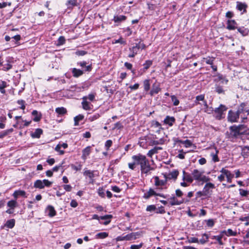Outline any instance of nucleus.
Segmentation results:
<instances>
[{
    "label": "nucleus",
    "mask_w": 249,
    "mask_h": 249,
    "mask_svg": "<svg viewBox=\"0 0 249 249\" xmlns=\"http://www.w3.org/2000/svg\"><path fill=\"white\" fill-rule=\"evenodd\" d=\"M132 159L136 161L138 164L140 165L142 174L148 175L154 170V168L150 166L148 160L144 155L140 154L134 155L132 157Z\"/></svg>",
    "instance_id": "nucleus-1"
},
{
    "label": "nucleus",
    "mask_w": 249,
    "mask_h": 249,
    "mask_svg": "<svg viewBox=\"0 0 249 249\" xmlns=\"http://www.w3.org/2000/svg\"><path fill=\"white\" fill-rule=\"evenodd\" d=\"M230 130L229 138H235L239 135L247 134V127L244 124L231 126Z\"/></svg>",
    "instance_id": "nucleus-2"
},
{
    "label": "nucleus",
    "mask_w": 249,
    "mask_h": 249,
    "mask_svg": "<svg viewBox=\"0 0 249 249\" xmlns=\"http://www.w3.org/2000/svg\"><path fill=\"white\" fill-rule=\"evenodd\" d=\"M192 175L194 180L197 181H201L202 184L204 182H207L210 181V178L204 175V172L195 169L192 172Z\"/></svg>",
    "instance_id": "nucleus-3"
},
{
    "label": "nucleus",
    "mask_w": 249,
    "mask_h": 249,
    "mask_svg": "<svg viewBox=\"0 0 249 249\" xmlns=\"http://www.w3.org/2000/svg\"><path fill=\"white\" fill-rule=\"evenodd\" d=\"M215 59V58L214 57L208 56L206 57H203L200 61V63L202 65L206 64L211 65V67L212 68L213 71L215 72L217 71V66L213 64V62Z\"/></svg>",
    "instance_id": "nucleus-4"
},
{
    "label": "nucleus",
    "mask_w": 249,
    "mask_h": 249,
    "mask_svg": "<svg viewBox=\"0 0 249 249\" xmlns=\"http://www.w3.org/2000/svg\"><path fill=\"white\" fill-rule=\"evenodd\" d=\"M215 188L214 184L211 182H207L204 186L203 191L205 193L204 194L206 195L207 196L211 195L212 189Z\"/></svg>",
    "instance_id": "nucleus-5"
},
{
    "label": "nucleus",
    "mask_w": 249,
    "mask_h": 249,
    "mask_svg": "<svg viewBox=\"0 0 249 249\" xmlns=\"http://www.w3.org/2000/svg\"><path fill=\"white\" fill-rule=\"evenodd\" d=\"M139 45H136L129 48L130 53L128 54V57L130 58L134 57L138 53H140Z\"/></svg>",
    "instance_id": "nucleus-6"
},
{
    "label": "nucleus",
    "mask_w": 249,
    "mask_h": 249,
    "mask_svg": "<svg viewBox=\"0 0 249 249\" xmlns=\"http://www.w3.org/2000/svg\"><path fill=\"white\" fill-rule=\"evenodd\" d=\"M248 7V4L245 2L237 1L236 9L239 11H242V14H245L247 12V9Z\"/></svg>",
    "instance_id": "nucleus-7"
},
{
    "label": "nucleus",
    "mask_w": 249,
    "mask_h": 249,
    "mask_svg": "<svg viewBox=\"0 0 249 249\" xmlns=\"http://www.w3.org/2000/svg\"><path fill=\"white\" fill-rule=\"evenodd\" d=\"M169 200V202L171 205H179L181 204H182L184 202L189 201V199L185 200L184 199H182L181 200H178L175 196H173L168 199Z\"/></svg>",
    "instance_id": "nucleus-8"
},
{
    "label": "nucleus",
    "mask_w": 249,
    "mask_h": 249,
    "mask_svg": "<svg viewBox=\"0 0 249 249\" xmlns=\"http://www.w3.org/2000/svg\"><path fill=\"white\" fill-rule=\"evenodd\" d=\"M239 116L236 113L230 110L228 113V119L231 123L237 122Z\"/></svg>",
    "instance_id": "nucleus-9"
},
{
    "label": "nucleus",
    "mask_w": 249,
    "mask_h": 249,
    "mask_svg": "<svg viewBox=\"0 0 249 249\" xmlns=\"http://www.w3.org/2000/svg\"><path fill=\"white\" fill-rule=\"evenodd\" d=\"M209 150H211L210 155L212 158V160L214 162H218L219 161V159L218 157V150L215 148H209Z\"/></svg>",
    "instance_id": "nucleus-10"
},
{
    "label": "nucleus",
    "mask_w": 249,
    "mask_h": 249,
    "mask_svg": "<svg viewBox=\"0 0 249 249\" xmlns=\"http://www.w3.org/2000/svg\"><path fill=\"white\" fill-rule=\"evenodd\" d=\"M227 109V108L222 105H221L218 107L216 108L214 110L215 113L217 114L216 116V118L218 119H221L223 112L225 111Z\"/></svg>",
    "instance_id": "nucleus-11"
},
{
    "label": "nucleus",
    "mask_w": 249,
    "mask_h": 249,
    "mask_svg": "<svg viewBox=\"0 0 249 249\" xmlns=\"http://www.w3.org/2000/svg\"><path fill=\"white\" fill-rule=\"evenodd\" d=\"M152 196H157L163 198H165V196L163 194H157L155 192V191L153 189L151 188L149 190V191L147 192L144 193L143 195V197L145 199H148Z\"/></svg>",
    "instance_id": "nucleus-12"
},
{
    "label": "nucleus",
    "mask_w": 249,
    "mask_h": 249,
    "mask_svg": "<svg viewBox=\"0 0 249 249\" xmlns=\"http://www.w3.org/2000/svg\"><path fill=\"white\" fill-rule=\"evenodd\" d=\"M94 171L90 170H86L83 172V175L85 176L88 177L89 178V183L93 184L94 182Z\"/></svg>",
    "instance_id": "nucleus-13"
},
{
    "label": "nucleus",
    "mask_w": 249,
    "mask_h": 249,
    "mask_svg": "<svg viewBox=\"0 0 249 249\" xmlns=\"http://www.w3.org/2000/svg\"><path fill=\"white\" fill-rule=\"evenodd\" d=\"M237 24V22L234 19H229L227 22V29H228L229 30H235L237 28L236 26Z\"/></svg>",
    "instance_id": "nucleus-14"
},
{
    "label": "nucleus",
    "mask_w": 249,
    "mask_h": 249,
    "mask_svg": "<svg viewBox=\"0 0 249 249\" xmlns=\"http://www.w3.org/2000/svg\"><path fill=\"white\" fill-rule=\"evenodd\" d=\"M77 64L78 65L80 66L82 68L83 71H85V72L90 71L92 69L91 65L86 66V65L87 64L86 61H84L80 62H78Z\"/></svg>",
    "instance_id": "nucleus-15"
},
{
    "label": "nucleus",
    "mask_w": 249,
    "mask_h": 249,
    "mask_svg": "<svg viewBox=\"0 0 249 249\" xmlns=\"http://www.w3.org/2000/svg\"><path fill=\"white\" fill-rule=\"evenodd\" d=\"M127 17L124 15H115L113 17V20L115 23H120L122 21H125Z\"/></svg>",
    "instance_id": "nucleus-16"
},
{
    "label": "nucleus",
    "mask_w": 249,
    "mask_h": 249,
    "mask_svg": "<svg viewBox=\"0 0 249 249\" xmlns=\"http://www.w3.org/2000/svg\"><path fill=\"white\" fill-rule=\"evenodd\" d=\"M45 212L50 217H53L56 215V211L54 207L51 205H49L47 207Z\"/></svg>",
    "instance_id": "nucleus-17"
},
{
    "label": "nucleus",
    "mask_w": 249,
    "mask_h": 249,
    "mask_svg": "<svg viewBox=\"0 0 249 249\" xmlns=\"http://www.w3.org/2000/svg\"><path fill=\"white\" fill-rule=\"evenodd\" d=\"M91 152V147L88 146L82 150V159L85 160Z\"/></svg>",
    "instance_id": "nucleus-18"
},
{
    "label": "nucleus",
    "mask_w": 249,
    "mask_h": 249,
    "mask_svg": "<svg viewBox=\"0 0 249 249\" xmlns=\"http://www.w3.org/2000/svg\"><path fill=\"white\" fill-rule=\"evenodd\" d=\"M178 175V172L177 170H174L169 173L166 177V179H176Z\"/></svg>",
    "instance_id": "nucleus-19"
},
{
    "label": "nucleus",
    "mask_w": 249,
    "mask_h": 249,
    "mask_svg": "<svg viewBox=\"0 0 249 249\" xmlns=\"http://www.w3.org/2000/svg\"><path fill=\"white\" fill-rule=\"evenodd\" d=\"M15 220L14 219H11L7 220L4 225L1 227V228L3 229L4 227H6L7 228L12 229L15 226Z\"/></svg>",
    "instance_id": "nucleus-20"
},
{
    "label": "nucleus",
    "mask_w": 249,
    "mask_h": 249,
    "mask_svg": "<svg viewBox=\"0 0 249 249\" xmlns=\"http://www.w3.org/2000/svg\"><path fill=\"white\" fill-rule=\"evenodd\" d=\"M82 105L84 109L88 110L91 109L90 104L87 100L86 97L82 98Z\"/></svg>",
    "instance_id": "nucleus-21"
},
{
    "label": "nucleus",
    "mask_w": 249,
    "mask_h": 249,
    "mask_svg": "<svg viewBox=\"0 0 249 249\" xmlns=\"http://www.w3.org/2000/svg\"><path fill=\"white\" fill-rule=\"evenodd\" d=\"M175 122V119L173 117H170L167 116L166 117L164 120V123L165 124H168L170 126H172L173 125V124Z\"/></svg>",
    "instance_id": "nucleus-22"
},
{
    "label": "nucleus",
    "mask_w": 249,
    "mask_h": 249,
    "mask_svg": "<svg viewBox=\"0 0 249 249\" xmlns=\"http://www.w3.org/2000/svg\"><path fill=\"white\" fill-rule=\"evenodd\" d=\"M140 233L138 232H132L126 235V240L136 239L139 237Z\"/></svg>",
    "instance_id": "nucleus-23"
},
{
    "label": "nucleus",
    "mask_w": 249,
    "mask_h": 249,
    "mask_svg": "<svg viewBox=\"0 0 249 249\" xmlns=\"http://www.w3.org/2000/svg\"><path fill=\"white\" fill-rule=\"evenodd\" d=\"M25 195H26V192L24 191H23V190H17V191H15L14 192L13 194V196H14V197L16 199H17V198H18V197L19 196H23V197H26L25 196Z\"/></svg>",
    "instance_id": "nucleus-24"
},
{
    "label": "nucleus",
    "mask_w": 249,
    "mask_h": 249,
    "mask_svg": "<svg viewBox=\"0 0 249 249\" xmlns=\"http://www.w3.org/2000/svg\"><path fill=\"white\" fill-rule=\"evenodd\" d=\"M154 178L155 179V185L157 187L164 186L166 184V180H160L157 176L155 177Z\"/></svg>",
    "instance_id": "nucleus-25"
},
{
    "label": "nucleus",
    "mask_w": 249,
    "mask_h": 249,
    "mask_svg": "<svg viewBox=\"0 0 249 249\" xmlns=\"http://www.w3.org/2000/svg\"><path fill=\"white\" fill-rule=\"evenodd\" d=\"M220 172L224 175V176L226 177L227 179L230 178L234 177V175L232 174L231 171L225 169L224 168H222Z\"/></svg>",
    "instance_id": "nucleus-26"
},
{
    "label": "nucleus",
    "mask_w": 249,
    "mask_h": 249,
    "mask_svg": "<svg viewBox=\"0 0 249 249\" xmlns=\"http://www.w3.org/2000/svg\"><path fill=\"white\" fill-rule=\"evenodd\" d=\"M237 31L239 32L243 36H246L249 35V30L243 26L237 28Z\"/></svg>",
    "instance_id": "nucleus-27"
},
{
    "label": "nucleus",
    "mask_w": 249,
    "mask_h": 249,
    "mask_svg": "<svg viewBox=\"0 0 249 249\" xmlns=\"http://www.w3.org/2000/svg\"><path fill=\"white\" fill-rule=\"evenodd\" d=\"M202 101L203 103V104L204 106L207 108L208 106L207 104L206 101L204 100V95L203 94H201L199 95H198L196 98V104H199V102Z\"/></svg>",
    "instance_id": "nucleus-28"
},
{
    "label": "nucleus",
    "mask_w": 249,
    "mask_h": 249,
    "mask_svg": "<svg viewBox=\"0 0 249 249\" xmlns=\"http://www.w3.org/2000/svg\"><path fill=\"white\" fill-rule=\"evenodd\" d=\"M71 72L74 77H78L79 76H81L83 74L84 71L81 70L80 69L73 68L72 69Z\"/></svg>",
    "instance_id": "nucleus-29"
},
{
    "label": "nucleus",
    "mask_w": 249,
    "mask_h": 249,
    "mask_svg": "<svg viewBox=\"0 0 249 249\" xmlns=\"http://www.w3.org/2000/svg\"><path fill=\"white\" fill-rule=\"evenodd\" d=\"M112 215L110 214L105 215L104 216H99L97 214H93L92 216V219H97L100 220V219H111Z\"/></svg>",
    "instance_id": "nucleus-30"
},
{
    "label": "nucleus",
    "mask_w": 249,
    "mask_h": 249,
    "mask_svg": "<svg viewBox=\"0 0 249 249\" xmlns=\"http://www.w3.org/2000/svg\"><path fill=\"white\" fill-rule=\"evenodd\" d=\"M43 131L40 128H37L35 132L31 134V137L33 138H39L42 134Z\"/></svg>",
    "instance_id": "nucleus-31"
},
{
    "label": "nucleus",
    "mask_w": 249,
    "mask_h": 249,
    "mask_svg": "<svg viewBox=\"0 0 249 249\" xmlns=\"http://www.w3.org/2000/svg\"><path fill=\"white\" fill-rule=\"evenodd\" d=\"M160 89L159 87V84H154L153 85V88L150 92V94L151 96H153L155 94H157L160 91Z\"/></svg>",
    "instance_id": "nucleus-32"
},
{
    "label": "nucleus",
    "mask_w": 249,
    "mask_h": 249,
    "mask_svg": "<svg viewBox=\"0 0 249 249\" xmlns=\"http://www.w3.org/2000/svg\"><path fill=\"white\" fill-rule=\"evenodd\" d=\"M68 8H72L78 5L77 0H68L66 2Z\"/></svg>",
    "instance_id": "nucleus-33"
},
{
    "label": "nucleus",
    "mask_w": 249,
    "mask_h": 249,
    "mask_svg": "<svg viewBox=\"0 0 249 249\" xmlns=\"http://www.w3.org/2000/svg\"><path fill=\"white\" fill-rule=\"evenodd\" d=\"M162 148L160 147H155L154 148L149 150L147 153V156L149 157H152L153 155L158 152L159 150H161Z\"/></svg>",
    "instance_id": "nucleus-34"
},
{
    "label": "nucleus",
    "mask_w": 249,
    "mask_h": 249,
    "mask_svg": "<svg viewBox=\"0 0 249 249\" xmlns=\"http://www.w3.org/2000/svg\"><path fill=\"white\" fill-rule=\"evenodd\" d=\"M18 205V202L17 201V199H15L14 200H11L7 202V206L10 208L14 209L16 208Z\"/></svg>",
    "instance_id": "nucleus-35"
},
{
    "label": "nucleus",
    "mask_w": 249,
    "mask_h": 249,
    "mask_svg": "<svg viewBox=\"0 0 249 249\" xmlns=\"http://www.w3.org/2000/svg\"><path fill=\"white\" fill-rule=\"evenodd\" d=\"M221 233H224L227 236H235L237 232L235 231H233L231 229H229L227 231H221Z\"/></svg>",
    "instance_id": "nucleus-36"
},
{
    "label": "nucleus",
    "mask_w": 249,
    "mask_h": 249,
    "mask_svg": "<svg viewBox=\"0 0 249 249\" xmlns=\"http://www.w3.org/2000/svg\"><path fill=\"white\" fill-rule=\"evenodd\" d=\"M55 112L58 115H63L67 113V109L64 107H57L55 109Z\"/></svg>",
    "instance_id": "nucleus-37"
},
{
    "label": "nucleus",
    "mask_w": 249,
    "mask_h": 249,
    "mask_svg": "<svg viewBox=\"0 0 249 249\" xmlns=\"http://www.w3.org/2000/svg\"><path fill=\"white\" fill-rule=\"evenodd\" d=\"M2 67V70L5 71H7L11 69L12 67V65L11 64L10 62L8 60L7 61V63L5 64H2L0 65Z\"/></svg>",
    "instance_id": "nucleus-38"
},
{
    "label": "nucleus",
    "mask_w": 249,
    "mask_h": 249,
    "mask_svg": "<svg viewBox=\"0 0 249 249\" xmlns=\"http://www.w3.org/2000/svg\"><path fill=\"white\" fill-rule=\"evenodd\" d=\"M33 116H34L35 117L33 119V120L35 122H38L40 119H41V115L40 114H39L37 112V111L35 110H33L32 113Z\"/></svg>",
    "instance_id": "nucleus-39"
},
{
    "label": "nucleus",
    "mask_w": 249,
    "mask_h": 249,
    "mask_svg": "<svg viewBox=\"0 0 249 249\" xmlns=\"http://www.w3.org/2000/svg\"><path fill=\"white\" fill-rule=\"evenodd\" d=\"M8 86L7 83L4 81H1L0 83V91L1 93L4 94L5 93V90L4 88L7 87Z\"/></svg>",
    "instance_id": "nucleus-40"
},
{
    "label": "nucleus",
    "mask_w": 249,
    "mask_h": 249,
    "mask_svg": "<svg viewBox=\"0 0 249 249\" xmlns=\"http://www.w3.org/2000/svg\"><path fill=\"white\" fill-rule=\"evenodd\" d=\"M42 180H37L34 183V187L36 188L43 189L44 188Z\"/></svg>",
    "instance_id": "nucleus-41"
},
{
    "label": "nucleus",
    "mask_w": 249,
    "mask_h": 249,
    "mask_svg": "<svg viewBox=\"0 0 249 249\" xmlns=\"http://www.w3.org/2000/svg\"><path fill=\"white\" fill-rule=\"evenodd\" d=\"M182 179L183 181H186L189 183H192L194 180L193 176L192 175L191 176L189 174H187L186 176H183Z\"/></svg>",
    "instance_id": "nucleus-42"
},
{
    "label": "nucleus",
    "mask_w": 249,
    "mask_h": 249,
    "mask_svg": "<svg viewBox=\"0 0 249 249\" xmlns=\"http://www.w3.org/2000/svg\"><path fill=\"white\" fill-rule=\"evenodd\" d=\"M11 38H13L15 40V41H12L11 42H13V45H19V43H18V41H19L21 39V36L19 35H17L16 36H12L11 37Z\"/></svg>",
    "instance_id": "nucleus-43"
},
{
    "label": "nucleus",
    "mask_w": 249,
    "mask_h": 249,
    "mask_svg": "<svg viewBox=\"0 0 249 249\" xmlns=\"http://www.w3.org/2000/svg\"><path fill=\"white\" fill-rule=\"evenodd\" d=\"M209 235L206 233H204L202 235V238L201 239L199 242L201 244H204L208 241Z\"/></svg>",
    "instance_id": "nucleus-44"
},
{
    "label": "nucleus",
    "mask_w": 249,
    "mask_h": 249,
    "mask_svg": "<svg viewBox=\"0 0 249 249\" xmlns=\"http://www.w3.org/2000/svg\"><path fill=\"white\" fill-rule=\"evenodd\" d=\"M77 165H75V164H71V168L76 171H80L82 169V165L80 163H76Z\"/></svg>",
    "instance_id": "nucleus-45"
},
{
    "label": "nucleus",
    "mask_w": 249,
    "mask_h": 249,
    "mask_svg": "<svg viewBox=\"0 0 249 249\" xmlns=\"http://www.w3.org/2000/svg\"><path fill=\"white\" fill-rule=\"evenodd\" d=\"M153 61L151 60H146L145 63L143 64V69L147 70L149 67L152 65Z\"/></svg>",
    "instance_id": "nucleus-46"
},
{
    "label": "nucleus",
    "mask_w": 249,
    "mask_h": 249,
    "mask_svg": "<svg viewBox=\"0 0 249 249\" xmlns=\"http://www.w3.org/2000/svg\"><path fill=\"white\" fill-rule=\"evenodd\" d=\"M13 128H11V129H7V130H4V131H3L2 132H1L0 133V138H2L4 137L7 136L9 133H11L12 132H13Z\"/></svg>",
    "instance_id": "nucleus-47"
},
{
    "label": "nucleus",
    "mask_w": 249,
    "mask_h": 249,
    "mask_svg": "<svg viewBox=\"0 0 249 249\" xmlns=\"http://www.w3.org/2000/svg\"><path fill=\"white\" fill-rule=\"evenodd\" d=\"M223 237V235L220 234L219 235L213 236L212 237L213 239H216V241L218 242L219 244L220 245H222L223 244L222 241V238Z\"/></svg>",
    "instance_id": "nucleus-48"
},
{
    "label": "nucleus",
    "mask_w": 249,
    "mask_h": 249,
    "mask_svg": "<svg viewBox=\"0 0 249 249\" xmlns=\"http://www.w3.org/2000/svg\"><path fill=\"white\" fill-rule=\"evenodd\" d=\"M66 42V39L64 36H60L57 40V45L61 46L64 44Z\"/></svg>",
    "instance_id": "nucleus-49"
},
{
    "label": "nucleus",
    "mask_w": 249,
    "mask_h": 249,
    "mask_svg": "<svg viewBox=\"0 0 249 249\" xmlns=\"http://www.w3.org/2000/svg\"><path fill=\"white\" fill-rule=\"evenodd\" d=\"M108 233L106 232H100L96 235L97 238L104 239L108 236Z\"/></svg>",
    "instance_id": "nucleus-50"
},
{
    "label": "nucleus",
    "mask_w": 249,
    "mask_h": 249,
    "mask_svg": "<svg viewBox=\"0 0 249 249\" xmlns=\"http://www.w3.org/2000/svg\"><path fill=\"white\" fill-rule=\"evenodd\" d=\"M246 105L245 103H242L238 109L237 110L236 113L239 116L240 114L242 113L244 111V107H245Z\"/></svg>",
    "instance_id": "nucleus-51"
},
{
    "label": "nucleus",
    "mask_w": 249,
    "mask_h": 249,
    "mask_svg": "<svg viewBox=\"0 0 249 249\" xmlns=\"http://www.w3.org/2000/svg\"><path fill=\"white\" fill-rule=\"evenodd\" d=\"M100 117V115L99 113H96L92 116L89 117L88 120L90 122H93L98 119Z\"/></svg>",
    "instance_id": "nucleus-52"
},
{
    "label": "nucleus",
    "mask_w": 249,
    "mask_h": 249,
    "mask_svg": "<svg viewBox=\"0 0 249 249\" xmlns=\"http://www.w3.org/2000/svg\"><path fill=\"white\" fill-rule=\"evenodd\" d=\"M228 80L226 79H219V80L217 81V83L219 85H221V87H223L224 85L227 84Z\"/></svg>",
    "instance_id": "nucleus-53"
},
{
    "label": "nucleus",
    "mask_w": 249,
    "mask_h": 249,
    "mask_svg": "<svg viewBox=\"0 0 249 249\" xmlns=\"http://www.w3.org/2000/svg\"><path fill=\"white\" fill-rule=\"evenodd\" d=\"M98 194L101 197H105V190L102 187H99L98 189Z\"/></svg>",
    "instance_id": "nucleus-54"
},
{
    "label": "nucleus",
    "mask_w": 249,
    "mask_h": 249,
    "mask_svg": "<svg viewBox=\"0 0 249 249\" xmlns=\"http://www.w3.org/2000/svg\"><path fill=\"white\" fill-rule=\"evenodd\" d=\"M216 91L219 93H224V90L223 89L221 85H219L217 84H216Z\"/></svg>",
    "instance_id": "nucleus-55"
},
{
    "label": "nucleus",
    "mask_w": 249,
    "mask_h": 249,
    "mask_svg": "<svg viewBox=\"0 0 249 249\" xmlns=\"http://www.w3.org/2000/svg\"><path fill=\"white\" fill-rule=\"evenodd\" d=\"M137 165H138L136 161L133 160V162H130L128 163V166L129 169L131 170H134L136 167Z\"/></svg>",
    "instance_id": "nucleus-56"
},
{
    "label": "nucleus",
    "mask_w": 249,
    "mask_h": 249,
    "mask_svg": "<svg viewBox=\"0 0 249 249\" xmlns=\"http://www.w3.org/2000/svg\"><path fill=\"white\" fill-rule=\"evenodd\" d=\"M95 93H90L89 94L88 96H84L83 97H86L87 100L89 99L90 101H93L95 99Z\"/></svg>",
    "instance_id": "nucleus-57"
},
{
    "label": "nucleus",
    "mask_w": 249,
    "mask_h": 249,
    "mask_svg": "<svg viewBox=\"0 0 249 249\" xmlns=\"http://www.w3.org/2000/svg\"><path fill=\"white\" fill-rule=\"evenodd\" d=\"M171 99L172 101L173 102V104L174 106H178L179 102L178 100L177 99V98L175 95H172L171 96Z\"/></svg>",
    "instance_id": "nucleus-58"
},
{
    "label": "nucleus",
    "mask_w": 249,
    "mask_h": 249,
    "mask_svg": "<svg viewBox=\"0 0 249 249\" xmlns=\"http://www.w3.org/2000/svg\"><path fill=\"white\" fill-rule=\"evenodd\" d=\"M144 88L145 90L147 91L150 89V83L149 80L148 79H146L144 81Z\"/></svg>",
    "instance_id": "nucleus-59"
},
{
    "label": "nucleus",
    "mask_w": 249,
    "mask_h": 249,
    "mask_svg": "<svg viewBox=\"0 0 249 249\" xmlns=\"http://www.w3.org/2000/svg\"><path fill=\"white\" fill-rule=\"evenodd\" d=\"M188 242L189 243H199V240L196 237H188Z\"/></svg>",
    "instance_id": "nucleus-60"
},
{
    "label": "nucleus",
    "mask_w": 249,
    "mask_h": 249,
    "mask_svg": "<svg viewBox=\"0 0 249 249\" xmlns=\"http://www.w3.org/2000/svg\"><path fill=\"white\" fill-rule=\"evenodd\" d=\"M240 195L242 196H246L249 195V192L242 189L239 190Z\"/></svg>",
    "instance_id": "nucleus-61"
},
{
    "label": "nucleus",
    "mask_w": 249,
    "mask_h": 249,
    "mask_svg": "<svg viewBox=\"0 0 249 249\" xmlns=\"http://www.w3.org/2000/svg\"><path fill=\"white\" fill-rule=\"evenodd\" d=\"M112 141L110 140H108L105 142V146L107 150L109 149L110 147L112 145Z\"/></svg>",
    "instance_id": "nucleus-62"
},
{
    "label": "nucleus",
    "mask_w": 249,
    "mask_h": 249,
    "mask_svg": "<svg viewBox=\"0 0 249 249\" xmlns=\"http://www.w3.org/2000/svg\"><path fill=\"white\" fill-rule=\"evenodd\" d=\"M204 193H205L203 192V190L202 191H198V192H197L196 193V198H197L198 197H202V196L207 197V196H206V195H205Z\"/></svg>",
    "instance_id": "nucleus-63"
},
{
    "label": "nucleus",
    "mask_w": 249,
    "mask_h": 249,
    "mask_svg": "<svg viewBox=\"0 0 249 249\" xmlns=\"http://www.w3.org/2000/svg\"><path fill=\"white\" fill-rule=\"evenodd\" d=\"M143 245L142 243H141L139 245H132L130 247V249H140Z\"/></svg>",
    "instance_id": "nucleus-64"
}]
</instances>
